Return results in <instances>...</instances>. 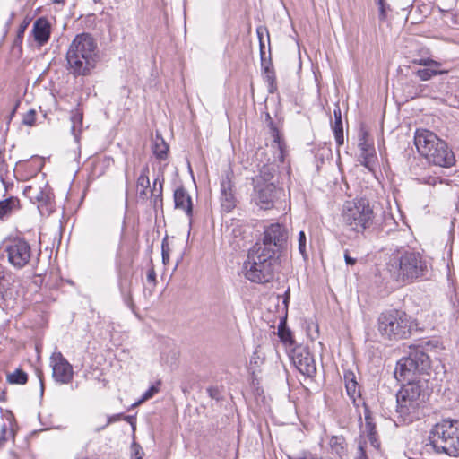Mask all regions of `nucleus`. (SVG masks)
Here are the masks:
<instances>
[{
    "label": "nucleus",
    "mask_w": 459,
    "mask_h": 459,
    "mask_svg": "<svg viewBox=\"0 0 459 459\" xmlns=\"http://www.w3.org/2000/svg\"><path fill=\"white\" fill-rule=\"evenodd\" d=\"M164 178L160 179L156 178L153 181L152 187L149 191V199L152 202L153 207H162V192H163Z\"/></svg>",
    "instance_id": "23"
},
{
    "label": "nucleus",
    "mask_w": 459,
    "mask_h": 459,
    "mask_svg": "<svg viewBox=\"0 0 459 459\" xmlns=\"http://www.w3.org/2000/svg\"><path fill=\"white\" fill-rule=\"evenodd\" d=\"M430 368V359L427 353L419 347H410L407 357L398 360L394 377L400 382H419L416 375L426 372Z\"/></svg>",
    "instance_id": "10"
},
{
    "label": "nucleus",
    "mask_w": 459,
    "mask_h": 459,
    "mask_svg": "<svg viewBox=\"0 0 459 459\" xmlns=\"http://www.w3.org/2000/svg\"><path fill=\"white\" fill-rule=\"evenodd\" d=\"M419 64H420V65H427V66H429V65H436V66H437V65H438V64H437V62H435V61H433V60H431V59L420 60V61L419 62Z\"/></svg>",
    "instance_id": "52"
},
{
    "label": "nucleus",
    "mask_w": 459,
    "mask_h": 459,
    "mask_svg": "<svg viewBox=\"0 0 459 459\" xmlns=\"http://www.w3.org/2000/svg\"><path fill=\"white\" fill-rule=\"evenodd\" d=\"M26 26H27V25L25 24V25H22V26L20 27L19 31H18V35H17V37H18V38H22L23 33H24L25 29H26Z\"/></svg>",
    "instance_id": "53"
},
{
    "label": "nucleus",
    "mask_w": 459,
    "mask_h": 459,
    "mask_svg": "<svg viewBox=\"0 0 459 459\" xmlns=\"http://www.w3.org/2000/svg\"><path fill=\"white\" fill-rule=\"evenodd\" d=\"M125 420L131 426L132 435L134 437L135 429H136V418L133 415H124L123 413L117 414V420Z\"/></svg>",
    "instance_id": "34"
},
{
    "label": "nucleus",
    "mask_w": 459,
    "mask_h": 459,
    "mask_svg": "<svg viewBox=\"0 0 459 459\" xmlns=\"http://www.w3.org/2000/svg\"><path fill=\"white\" fill-rule=\"evenodd\" d=\"M334 123L333 125V130L334 138L338 145H342L344 143L343 127L342 121V112L339 106L333 110Z\"/></svg>",
    "instance_id": "25"
},
{
    "label": "nucleus",
    "mask_w": 459,
    "mask_h": 459,
    "mask_svg": "<svg viewBox=\"0 0 459 459\" xmlns=\"http://www.w3.org/2000/svg\"><path fill=\"white\" fill-rule=\"evenodd\" d=\"M71 134L74 135V141L78 143L80 134L82 132L83 112L79 107L71 112Z\"/></svg>",
    "instance_id": "22"
},
{
    "label": "nucleus",
    "mask_w": 459,
    "mask_h": 459,
    "mask_svg": "<svg viewBox=\"0 0 459 459\" xmlns=\"http://www.w3.org/2000/svg\"><path fill=\"white\" fill-rule=\"evenodd\" d=\"M149 167L144 166L136 181V191L138 197L143 201L149 200V191L151 189L150 178H149Z\"/></svg>",
    "instance_id": "19"
},
{
    "label": "nucleus",
    "mask_w": 459,
    "mask_h": 459,
    "mask_svg": "<svg viewBox=\"0 0 459 459\" xmlns=\"http://www.w3.org/2000/svg\"><path fill=\"white\" fill-rule=\"evenodd\" d=\"M261 65H262V68H263V76L274 72L270 56H269L268 61L261 62Z\"/></svg>",
    "instance_id": "44"
},
{
    "label": "nucleus",
    "mask_w": 459,
    "mask_h": 459,
    "mask_svg": "<svg viewBox=\"0 0 459 459\" xmlns=\"http://www.w3.org/2000/svg\"><path fill=\"white\" fill-rule=\"evenodd\" d=\"M147 281L149 282H155L156 281V273L152 267L147 272Z\"/></svg>",
    "instance_id": "50"
},
{
    "label": "nucleus",
    "mask_w": 459,
    "mask_h": 459,
    "mask_svg": "<svg viewBox=\"0 0 459 459\" xmlns=\"http://www.w3.org/2000/svg\"><path fill=\"white\" fill-rule=\"evenodd\" d=\"M36 115L37 113L34 109H30L23 115L22 124L30 126H33L36 121Z\"/></svg>",
    "instance_id": "39"
},
{
    "label": "nucleus",
    "mask_w": 459,
    "mask_h": 459,
    "mask_svg": "<svg viewBox=\"0 0 459 459\" xmlns=\"http://www.w3.org/2000/svg\"><path fill=\"white\" fill-rule=\"evenodd\" d=\"M344 260H345L346 264L351 265V266L357 263L356 258L350 256L348 250H345V252H344Z\"/></svg>",
    "instance_id": "49"
},
{
    "label": "nucleus",
    "mask_w": 459,
    "mask_h": 459,
    "mask_svg": "<svg viewBox=\"0 0 459 459\" xmlns=\"http://www.w3.org/2000/svg\"><path fill=\"white\" fill-rule=\"evenodd\" d=\"M426 385L421 382L404 384L396 394V413L402 424H409L420 418L428 397Z\"/></svg>",
    "instance_id": "2"
},
{
    "label": "nucleus",
    "mask_w": 459,
    "mask_h": 459,
    "mask_svg": "<svg viewBox=\"0 0 459 459\" xmlns=\"http://www.w3.org/2000/svg\"><path fill=\"white\" fill-rule=\"evenodd\" d=\"M159 392V387L157 385H152L143 395L142 397L133 404V406H136V405H139L143 403H144L145 401L151 399L152 397H153V395L155 394H157Z\"/></svg>",
    "instance_id": "33"
},
{
    "label": "nucleus",
    "mask_w": 459,
    "mask_h": 459,
    "mask_svg": "<svg viewBox=\"0 0 459 459\" xmlns=\"http://www.w3.org/2000/svg\"><path fill=\"white\" fill-rule=\"evenodd\" d=\"M278 255L274 251L253 246L244 263L245 277L252 282L264 284L273 281Z\"/></svg>",
    "instance_id": "5"
},
{
    "label": "nucleus",
    "mask_w": 459,
    "mask_h": 459,
    "mask_svg": "<svg viewBox=\"0 0 459 459\" xmlns=\"http://www.w3.org/2000/svg\"><path fill=\"white\" fill-rule=\"evenodd\" d=\"M55 4H64L65 0H52Z\"/></svg>",
    "instance_id": "59"
},
{
    "label": "nucleus",
    "mask_w": 459,
    "mask_h": 459,
    "mask_svg": "<svg viewBox=\"0 0 459 459\" xmlns=\"http://www.w3.org/2000/svg\"><path fill=\"white\" fill-rule=\"evenodd\" d=\"M257 352H254L251 359H250V362L251 363H254V364H257V359H259V356H256Z\"/></svg>",
    "instance_id": "55"
},
{
    "label": "nucleus",
    "mask_w": 459,
    "mask_h": 459,
    "mask_svg": "<svg viewBox=\"0 0 459 459\" xmlns=\"http://www.w3.org/2000/svg\"><path fill=\"white\" fill-rule=\"evenodd\" d=\"M264 80L268 83L269 92H275V91L277 90L275 72L264 75Z\"/></svg>",
    "instance_id": "36"
},
{
    "label": "nucleus",
    "mask_w": 459,
    "mask_h": 459,
    "mask_svg": "<svg viewBox=\"0 0 459 459\" xmlns=\"http://www.w3.org/2000/svg\"><path fill=\"white\" fill-rule=\"evenodd\" d=\"M355 459H368L365 447L362 443H359L358 446V451L356 453Z\"/></svg>",
    "instance_id": "47"
},
{
    "label": "nucleus",
    "mask_w": 459,
    "mask_h": 459,
    "mask_svg": "<svg viewBox=\"0 0 459 459\" xmlns=\"http://www.w3.org/2000/svg\"><path fill=\"white\" fill-rule=\"evenodd\" d=\"M414 143L419 153L429 163L449 168L455 162V155L447 143L429 130H417Z\"/></svg>",
    "instance_id": "4"
},
{
    "label": "nucleus",
    "mask_w": 459,
    "mask_h": 459,
    "mask_svg": "<svg viewBox=\"0 0 459 459\" xmlns=\"http://www.w3.org/2000/svg\"><path fill=\"white\" fill-rule=\"evenodd\" d=\"M143 455L144 452L141 446L134 440L131 446L132 459H143Z\"/></svg>",
    "instance_id": "38"
},
{
    "label": "nucleus",
    "mask_w": 459,
    "mask_h": 459,
    "mask_svg": "<svg viewBox=\"0 0 459 459\" xmlns=\"http://www.w3.org/2000/svg\"><path fill=\"white\" fill-rule=\"evenodd\" d=\"M6 379L10 384L24 385L28 381V375L21 368H17L13 373L7 374Z\"/></svg>",
    "instance_id": "30"
},
{
    "label": "nucleus",
    "mask_w": 459,
    "mask_h": 459,
    "mask_svg": "<svg viewBox=\"0 0 459 459\" xmlns=\"http://www.w3.org/2000/svg\"><path fill=\"white\" fill-rule=\"evenodd\" d=\"M110 231L106 221H101L99 222L96 230V245L99 252L101 254H104L108 247V240L110 239V234L108 233Z\"/></svg>",
    "instance_id": "20"
},
{
    "label": "nucleus",
    "mask_w": 459,
    "mask_h": 459,
    "mask_svg": "<svg viewBox=\"0 0 459 459\" xmlns=\"http://www.w3.org/2000/svg\"><path fill=\"white\" fill-rule=\"evenodd\" d=\"M344 382L347 394L355 402L356 398L359 397V390L355 375L352 371H347L344 373Z\"/></svg>",
    "instance_id": "26"
},
{
    "label": "nucleus",
    "mask_w": 459,
    "mask_h": 459,
    "mask_svg": "<svg viewBox=\"0 0 459 459\" xmlns=\"http://www.w3.org/2000/svg\"><path fill=\"white\" fill-rule=\"evenodd\" d=\"M289 233L285 226L280 223H272L265 227L263 242L256 243L261 248L274 251L275 255L281 253L286 247Z\"/></svg>",
    "instance_id": "12"
},
{
    "label": "nucleus",
    "mask_w": 459,
    "mask_h": 459,
    "mask_svg": "<svg viewBox=\"0 0 459 459\" xmlns=\"http://www.w3.org/2000/svg\"><path fill=\"white\" fill-rule=\"evenodd\" d=\"M175 208L183 210L191 219L193 216L192 199L186 190L183 187H178L174 191Z\"/></svg>",
    "instance_id": "17"
},
{
    "label": "nucleus",
    "mask_w": 459,
    "mask_h": 459,
    "mask_svg": "<svg viewBox=\"0 0 459 459\" xmlns=\"http://www.w3.org/2000/svg\"><path fill=\"white\" fill-rule=\"evenodd\" d=\"M365 421H366L365 429H366L367 435L370 434V433L377 432L376 427H375L374 423L372 422V418L369 415V411H368V409H366V411H365Z\"/></svg>",
    "instance_id": "40"
},
{
    "label": "nucleus",
    "mask_w": 459,
    "mask_h": 459,
    "mask_svg": "<svg viewBox=\"0 0 459 459\" xmlns=\"http://www.w3.org/2000/svg\"><path fill=\"white\" fill-rule=\"evenodd\" d=\"M257 352H254L251 359H250V362L251 363H254V364H257V359H259V356H256Z\"/></svg>",
    "instance_id": "54"
},
{
    "label": "nucleus",
    "mask_w": 459,
    "mask_h": 459,
    "mask_svg": "<svg viewBox=\"0 0 459 459\" xmlns=\"http://www.w3.org/2000/svg\"><path fill=\"white\" fill-rule=\"evenodd\" d=\"M207 393L212 399H214L217 401L221 399V394L218 387H209L207 389Z\"/></svg>",
    "instance_id": "45"
},
{
    "label": "nucleus",
    "mask_w": 459,
    "mask_h": 459,
    "mask_svg": "<svg viewBox=\"0 0 459 459\" xmlns=\"http://www.w3.org/2000/svg\"><path fill=\"white\" fill-rule=\"evenodd\" d=\"M19 207V199L15 197H10L0 201V219L4 220L8 217L14 209Z\"/></svg>",
    "instance_id": "27"
},
{
    "label": "nucleus",
    "mask_w": 459,
    "mask_h": 459,
    "mask_svg": "<svg viewBox=\"0 0 459 459\" xmlns=\"http://www.w3.org/2000/svg\"><path fill=\"white\" fill-rule=\"evenodd\" d=\"M6 433H7V427L6 424H3L0 430V447L4 445V443L6 441Z\"/></svg>",
    "instance_id": "48"
},
{
    "label": "nucleus",
    "mask_w": 459,
    "mask_h": 459,
    "mask_svg": "<svg viewBox=\"0 0 459 459\" xmlns=\"http://www.w3.org/2000/svg\"><path fill=\"white\" fill-rule=\"evenodd\" d=\"M377 3L379 6V20L385 21L386 18L387 10H389V5L385 2V0H377Z\"/></svg>",
    "instance_id": "42"
},
{
    "label": "nucleus",
    "mask_w": 459,
    "mask_h": 459,
    "mask_svg": "<svg viewBox=\"0 0 459 459\" xmlns=\"http://www.w3.org/2000/svg\"><path fill=\"white\" fill-rule=\"evenodd\" d=\"M39 380H40V392L41 394H43V391H44V385H43V380L41 379V377H39Z\"/></svg>",
    "instance_id": "58"
},
{
    "label": "nucleus",
    "mask_w": 459,
    "mask_h": 459,
    "mask_svg": "<svg viewBox=\"0 0 459 459\" xmlns=\"http://www.w3.org/2000/svg\"><path fill=\"white\" fill-rule=\"evenodd\" d=\"M412 321L409 315L399 309H388L377 318V331L385 340L399 341L411 334Z\"/></svg>",
    "instance_id": "7"
},
{
    "label": "nucleus",
    "mask_w": 459,
    "mask_h": 459,
    "mask_svg": "<svg viewBox=\"0 0 459 459\" xmlns=\"http://www.w3.org/2000/svg\"><path fill=\"white\" fill-rule=\"evenodd\" d=\"M418 77L422 81H428L434 75L437 74V71L431 68H422L416 72Z\"/></svg>",
    "instance_id": "35"
},
{
    "label": "nucleus",
    "mask_w": 459,
    "mask_h": 459,
    "mask_svg": "<svg viewBox=\"0 0 459 459\" xmlns=\"http://www.w3.org/2000/svg\"><path fill=\"white\" fill-rule=\"evenodd\" d=\"M112 419H113L112 417L108 418L107 421H106V425L109 424L111 422Z\"/></svg>",
    "instance_id": "60"
},
{
    "label": "nucleus",
    "mask_w": 459,
    "mask_h": 459,
    "mask_svg": "<svg viewBox=\"0 0 459 459\" xmlns=\"http://www.w3.org/2000/svg\"><path fill=\"white\" fill-rule=\"evenodd\" d=\"M52 375L56 382L67 384L73 378V368L71 364L60 353H54L50 358Z\"/></svg>",
    "instance_id": "16"
},
{
    "label": "nucleus",
    "mask_w": 459,
    "mask_h": 459,
    "mask_svg": "<svg viewBox=\"0 0 459 459\" xmlns=\"http://www.w3.org/2000/svg\"><path fill=\"white\" fill-rule=\"evenodd\" d=\"M368 133L366 131H360L359 134V143L358 147L360 152L373 151L375 150L373 145L368 142Z\"/></svg>",
    "instance_id": "32"
},
{
    "label": "nucleus",
    "mask_w": 459,
    "mask_h": 459,
    "mask_svg": "<svg viewBox=\"0 0 459 459\" xmlns=\"http://www.w3.org/2000/svg\"><path fill=\"white\" fill-rule=\"evenodd\" d=\"M291 359L297 369L308 377L316 374V367L313 355L308 348L299 346L293 349Z\"/></svg>",
    "instance_id": "14"
},
{
    "label": "nucleus",
    "mask_w": 459,
    "mask_h": 459,
    "mask_svg": "<svg viewBox=\"0 0 459 459\" xmlns=\"http://www.w3.org/2000/svg\"><path fill=\"white\" fill-rule=\"evenodd\" d=\"M331 453L340 458H343L348 454L347 443L342 436H333L329 440Z\"/></svg>",
    "instance_id": "24"
},
{
    "label": "nucleus",
    "mask_w": 459,
    "mask_h": 459,
    "mask_svg": "<svg viewBox=\"0 0 459 459\" xmlns=\"http://www.w3.org/2000/svg\"><path fill=\"white\" fill-rule=\"evenodd\" d=\"M103 385L106 386L107 381L104 379L102 380Z\"/></svg>",
    "instance_id": "61"
},
{
    "label": "nucleus",
    "mask_w": 459,
    "mask_h": 459,
    "mask_svg": "<svg viewBox=\"0 0 459 459\" xmlns=\"http://www.w3.org/2000/svg\"><path fill=\"white\" fill-rule=\"evenodd\" d=\"M97 43L89 33L74 37L66 53L67 69L75 76L86 75L95 65Z\"/></svg>",
    "instance_id": "3"
},
{
    "label": "nucleus",
    "mask_w": 459,
    "mask_h": 459,
    "mask_svg": "<svg viewBox=\"0 0 459 459\" xmlns=\"http://www.w3.org/2000/svg\"><path fill=\"white\" fill-rule=\"evenodd\" d=\"M129 356V353L127 351H126L125 350L122 351V358L120 359V360H125L128 358Z\"/></svg>",
    "instance_id": "56"
},
{
    "label": "nucleus",
    "mask_w": 459,
    "mask_h": 459,
    "mask_svg": "<svg viewBox=\"0 0 459 459\" xmlns=\"http://www.w3.org/2000/svg\"><path fill=\"white\" fill-rule=\"evenodd\" d=\"M278 336L281 339V341L286 345H292L294 343L291 331L287 327L285 319L281 320L279 324Z\"/></svg>",
    "instance_id": "29"
},
{
    "label": "nucleus",
    "mask_w": 459,
    "mask_h": 459,
    "mask_svg": "<svg viewBox=\"0 0 459 459\" xmlns=\"http://www.w3.org/2000/svg\"><path fill=\"white\" fill-rule=\"evenodd\" d=\"M32 32L35 41L39 46L45 45L50 37V24L48 21L45 18L38 19L33 24Z\"/></svg>",
    "instance_id": "18"
},
{
    "label": "nucleus",
    "mask_w": 459,
    "mask_h": 459,
    "mask_svg": "<svg viewBox=\"0 0 459 459\" xmlns=\"http://www.w3.org/2000/svg\"><path fill=\"white\" fill-rule=\"evenodd\" d=\"M169 244L167 242V238H165L163 240H162V244H161V255H162V262L164 264H168L169 261Z\"/></svg>",
    "instance_id": "41"
},
{
    "label": "nucleus",
    "mask_w": 459,
    "mask_h": 459,
    "mask_svg": "<svg viewBox=\"0 0 459 459\" xmlns=\"http://www.w3.org/2000/svg\"><path fill=\"white\" fill-rule=\"evenodd\" d=\"M375 150L373 151H366V152H360L359 155V160L361 165L368 169H371V165L374 163L375 160Z\"/></svg>",
    "instance_id": "31"
},
{
    "label": "nucleus",
    "mask_w": 459,
    "mask_h": 459,
    "mask_svg": "<svg viewBox=\"0 0 459 459\" xmlns=\"http://www.w3.org/2000/svg\"><path fill=\"white\" fill-rule=\"evenodd\" d=\"M430 368V359L427 353L419 347H410L407 357L398 360L394 377L400 382H419L416 375L426 372Z\"/></svg>",
    "instance_id": "9"
},
{
    "label": "nucleus",
    "mask_w": 459,
    "mask_h": 459,
    "mask_svg": "<svg viewBox=\"0 0 459 459\" xmlns=\"http://www.w3.org/2000/svg\"><path fill=\"white\" fill-rule=\"evenodd\" d=\"M342 220L351 230L362 232L373 223V209L365 198L347 202L342 212Z\"/></svg>",
    "instance_id": "11"
},
{
    "label": "nucleus",
    "mask_w": 459,
    "mask_h": 459,
    "mask_svg": "<svg viewBox=\"0 0 459 459\" xmlns=\"http://www.w3.org/2000/svg\"><path fill=\"white\" fill-rule=\"evenodd\" d=\"M257 35H258L259 42H260L261 62H265L267 60L265 58V46L263 41V29L262 28H257Z\"/></svg>",
    "instance_id": "43"
},
{
    "label": "nucleus",
    "mask_w": 459,
    "mask_h": 459,
    "mask_svg": "<svg viewBox=\"0 0 459 459\" xmlns=\"http://www.w3.org/2000/svg\"><path fill=\"white\" fill-rule=\"evenodd\" d=\"M368 438L369 440V443L370 445L376 448V449H379L380 447V442L377 438V432L375 433H370V434H368Z\"/></svg>",
    "instance_id": "46"
},
{
    "label": "nucleus",
    "mask_w": 459,
    "mask_h": 459,
    "mask_svg": "<svg viewBox=\"0 0 459 459\" xmlns=\"http://www.w3.org/2000/svg\"><path fill=\"white\" fill-rule=\"evenodd\" d=\"M25 195L32 201L38 202L41 204H46L50 199L49 191L43 189L39 185L28 186L24 190Z\"/></svg>",
    "instance_id": "21"
},
{
    "label": "nucleus",
    "mask_w": 459,
    "mask_h": 459,
    "mask_svg": "<svg viewBox=\"0 0 459 459\" xmlns=\"http://www.w3.org/2000/svg\"><path fill=\"white\" fill-rule=\"evenodd\" d=\"M299 251L300 253V255H302V257L306 260L307 259V249H306V243H307V238H306V235L304 233V231H300L299 233Z\"/></svg>",
    "instance_id": "37"
},
{
    "label": "nucleus",
    "mask_w": 459,
    "mask_h": 459,
    "mask_svg": "<svg viewBox=\"0 0 459 459\" xmlns=\"http://www.w3.org/2000/svg\"><path fill=\"white\" fill-rule=\"evenodd\" d=\"M153 154L159 160H165L168 155L169 145L162 137L156 135L152 146Z\"/></svg>",
    "instance_id": "28"
},
{
    "label": "nucleus",
    "mask_w": 459,
    "mask_h": 459,
    "mask_svg": "<svg viewBox=\"0 0 459 459\" xmlns=\"http://www.w3.org/2000/svg\"><path fill=\"white\" fill-rule=\"evenodd\" d=\"M8 262L15 268L22 269L31 258L30 245L23 238L10 239L4 247Z\"/></svg>",
    "instance_id": "13"
},
{
    "label": "nucleus",
    "mask_w": 459,
    "mask_h": 459,
    "mask_svg": "<svg viewBox=\"0 0 459 459\" xmlns=\"http://www.w3.org/2000/svg\"><path fill=\"white\" fill-rule=\"evenodd\" d=\"M390 277L401 284L411 283L428 273V264L420 253L413 250H398L386 263Z\"/></svg>",
    "instance_id": "1"
},
{
    "label": "nucleus",
    "mask_w": 459,
    "mask_h": 459,
    "mask_svg": "<svg viewBox=\"0 0 459 459\" xmlns=\"http://www.w3.org/2000/svg\"><path fill=\"white\" fill-rule=\"evenodd\" d=\"M272 131H273V134L274 136V141L278 143V147L281 150V153L282 152V148H281V145L280 141H279L280 136L278 134V131H277V129L275 127H272Z\"/></svg>",
    "instance_id": "51"
},
{
    "label": "nucleus",
    "mask_w": 459,
    "mask_h": 459,
    "mask_svg": "<svg viewBox=\"0 0 459 459\" xmlns=\"http://www.w3.org/2000/svg\"><path fill=\"white\" fill-rule=\"evenodd\" d=\"M233 179L234 172L229 168L224 171L221 179V203L223 210L228 212L236 206Z\"/></svg>",
    "instance_id": "15"
},
{
    "label": "nucleus",
    "mask_w": 459,
    "mask_h": 459,
    "mask_svg": "<svg viewBox=\"0 0 459 459\" xmlns=\"http://www.w3.org/2000/svg\"><path fill=\"white\" fill-rule=\"evenodd\" d=\"M275 173V165L266 163L259 169V173L252 178V198L261 209L268 210L273 206L276 196V185L273 181Z\"/></svg>",
    "instance_id": "8"
},
{
    "label": "nucleus",
    "mask_w": 459,
    "mask_h": 459,
    "mask_svg": "<svg viewBox=\"0 0 459 459\" xmlns=\"http://www.w3.org/2000/svg\"><path fill=\"white\" fill-rule=\"evenodd\" d=\"M427 452L459 455V420H444L433 426L425 444Z\"/></svg>",
    "instance_id": "6"
},
{
    "label": "nucleus",
    "mask_w": 459,
    "mask_h": 459,
    "mask_svg": "<svg viewBox=\"0 0 459 459\" xmlns=\"http://www.w3.org/2000/svg\"><path fill=\"white\" fill-rule=\"evenodd\" d=\"M5 162L4 160V153L3 152H0V167Z\"/></svg>",
    "instance_id": "57"
}]
</instances>
